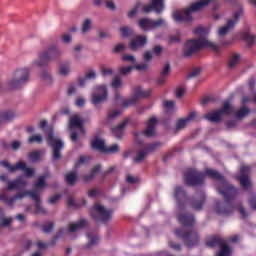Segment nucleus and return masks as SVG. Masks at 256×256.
<instances>
[{
    "label": "nucleus",
    "mask_w": 256,
    "mask_h": 256,
    "mask_svg": "<svg viewBox=\"0 0 256 256\" xmlns=\"http://www.w3.org/2000/svg\"><path fill=\"white\" fill-rule=\"evenodd\" d=\"M99 193H101V190L94 188V189L89 190L88 195L90 197H97V195H99Z\"/></svg>",
    "instance_id": "nucleus-60"
},
{
    "label": "nucleus",
    "mask_w": 256,
    "mask_h": 256,
    "mask_svg": "<svg viewBox=\"0 0 256 256\" xmlns=\"http://www.w3.org/2000/svg\"><path fill=\"white\" fill-rule=\"evenodd\" d=\"M67 205L68 207H74V209H79V207H85V205H87V200H82L81 204H77L75 203V200L73 198H68Z\"/></svg>",
    "instance_id": "nucleus-38"
},
{
    "label": "nucleus",
    "mask_w": 256,
    "mask_h": 256,
    "mask_svg": "<svg viewBox=\"0 0 256 256\" xmlns=\"http://www.w3.org/2000/svg\"><path fill=\"white\" fill-rule=\"evenodd\" d=\"M112 87H114V89H117L119 87H121V78L116 77L112 83H111Z\"/></svg>",
    "instance_id": "nucleus-58"
},
{
    "label": "nucleus",
    "mask_w": 256,
    "mask_h": 256,
    "mask_svg": "<svg viewBox=\"0 0 256 256\" xmlns=\"http://www.w3.org/2000/svg\"><path fill=\"white\" fill-rule=\"evenodd\" d=\"M28 143L31 145L33 143H43V136L41 135H32L28 138Z\"/></svg>",
    "instance_id": "nucleus-42"
},
{
    "label": "nucleus",
    "mask_w": 256,
    "mask_h": 256,
    "mask_svg": "<svg viewBox=\"0 0 256 256\" xmlns=\"http://www.w3.org/2000/svg\"><path fill=\"white\" fill-rule=\"evenodd\" d=\"M109 97V92L107 91V86L99 85L94 87V92L91 96L92 105H101V103H105Z\"/></svg>",
    "instance_id": "nucleus-13"
},
{
    "label": "nucleus",
    "mask_w": 256,
    "mask_h": 256,
    "mask_svg": "<svg viewBox=\"0 0 256 256\" xmlns=\"http://www.w3.org/2000/svg\"><path fill=\"white\" fill-rule=\"evenodd\" d=\"M92 149H96V151H100V153H105L107 151V146L105 145V141L96 138L91 142Z\"/></svg>",
    "instance_id": "nucleus-27"
},
{
    "label": "nucleus",
    "mask_w": 256,
    "mask_h": 256,
    "mask_svg": "<svg viewBox=\"0 0 256 256\" xmlns=\"http://www.w3.org/2000/svg\"><path fill=\"white\" fill-rule=\"evenodd\" d=\"M90 215L96 223H104L107 225L109 220L113 217V208H105V206L95 203L90 209Z\"/></svg>",
    "instance_id": "nucleus-7"
},
{
    "label": "nucleus",
    "mask_w": 256,
    "mask_h": 256,
    "mask_svg": "<svg viewBox=\"0 0 256 256\" xmlns=\"http://www.w3.org/2000/svg\"><path fill=\"white\" fill-rule=\"evenodd\" d=\"M46 141L48 147L52 149V161L61 159V149H63V141L55 137L53 130H50L46 134Z\"/></svg>",
    "instance_id": "nucleus-8"
},
{
    "label": "nucleus",
    "mask_w": 256,
    "mask_h": 256,
    "mask_svg": "<svg viewBox=\"0 0 256 256\" xmlns=\"http://www.w3.org/2000/svg\"><path fill=\"white\" fill-rule=\"evenodd\" d=\"M206 246L210 247L211 249H213L215 247H220V251L217 253V256L231 255V248L229 247V245H227V242L225 241V239H223L221 237L214 236V237L210 238L206 242Z\"/></svg>",
    "instance_id": "nucleus-11"
},
{
    "label": "nucleus",
    "mask_w": 256,
    "mask_h": 256,
    "mask_svg": "<svg viewBox=\"0 0 256 256\" xmlns=\"http://www.w3.org/2000/svg\"><path fill=\"white\" fill-rule=\"evenodd\" d=\"M126 181H127V183H130V184L138 183L139 178L133 177V176H131V175H128V176L126 177Z\"/></svg>",
    "instance_id": "nucleus-63"
},
{
    "label": "nucleus",
    "mask_w": 256,
    "mask_h": 256,
    "mask_svg": "<svg viewBox=\"0 0 256 256\" xmlns=\"http://www.w3.org/2000/svg\"><path fill=\"white\" fill-rule=\"evenodd\" d=\"M101 171V165H96L92 168L91 172L88 175L84 176V181L87 183L88 181H92L95 178V175Z\"/></svg>",
    "instance_id": "nucleus-31"
},
{
    "label": "nucleus",
    "mask_w": 256,
    "mask_h": 256,
    "mask_svg": "<svg viewBox=\"0 0 256 256\" xmlns=\"http://www.w3.org/2000/svg\"><path fill=\"white\" fill-rule=\"evenodd\" d=\"M196 117H197V112L193 111V112H190L188 116L184 119L189 123L191 121H195Z\"/></svg>",
    "instance_id": "nucleus-55"
},
{
    "label": "nucleus",
    "mask_w": 256,
    "mask_h": 256,
    "mask_svg": "<svg viewBox=\"0 0 256 256\" xmlns=\"http://www.w3.org/2000/svg\"><path fill=\"white\" fill-rule=\"evenodd\" d=\"M248 203L253 211L256 210V195L252 194L248 200Z\"/></svg>",
    "instance_id": "nucleus-49"
},
{
    "label": "nucleus",
    "mask_w": 256,
    "mask_h": 256,
    "mask_svg": "<svg viewBox=\"0 0 256 256\" xmlns=\"http://www.w3.org/2000/svg\"><path fill=\"white\" fill-rule=\"evenodd\" d=\"M70 67L69 65H61L59 69L60 75H63L64 77L66 75H69Z\"/></svg>",
    "instance_id": "nucleus-47"
},
{
    "label": "nucleus",
    "mask_w": 256,
    "mask_h": 256,
    "mask_svg": "<svg viewBox=\"0 0 256 256\" xmlns=\"http://www.w3.org/2000/svg\"><path fill=\"white\" fill-rule=\"evenodd\" d=\"M165 25V19L160 18L158 20H153L150 18H141L138 21V27L142 31H153V29H157L158 27H163Z\"/></svg>",
    "instance_id": "nucleus-14"
},
{
    "label": "nucleus",
    "mask_w": 256,
    "mask_h": 256,
    "mask_svg": "<svg viewBox=\"0 0 256 256\" xmlns=\"http://www.w3.org/2000/svg\"><path fill=\"white\" fill-rule=\"evenodd\" d=\"M117 151H119V145L114 144V145L106 148L105 153H117Z\"/></svg>",
    "instance_id": "nucleus-53"
},
{
    "label": "nucleus",
    "mask_w": 256,
    "mask_h": 256,
    "mask_svg": "<svg viewBox=\"0 0 256 256\" xmlns=\"http://www.w3.org/2000/svg\"><path fill=\"white\" fill-rule=\"evenodd\" d=\"M135 69V66H126L120 69V75H129L131 71Z\"/></svg>",
    "instance_id": "nucleus-48"
},
{
    "label": "nucleus",
    "mask_w": 256,
    "mask_h": 256,
    "mask_svg": "<svg viewBox=\"0 0 256 256\" xmlns=\"http://www.w3.org/2000/svg\"><path fill=\"white\" fill-rule=\"evenodd\" d=\"M87 225V220L81 219L78 222L74 224L69 225V231L70 233H75V231H78V229H83Z\"/></svg>",
    "instance_id": "nucleus-30"
},
{
    "label": "nucleus",
    "mask_w": 256,
    "mask_h": 256,
    "mask_svg": "<svg viewBox=\"0 0 256 256\" xmlns=\"http://www.w3.org/2000/svg\"><path fill=\"white\" fill-rule=\"evenodd\" d=\"M206 199L205 192H198L192 198L190 205L195 211H201L205 205Z\"/></svg>",
    "instance_id": "nucleus-18"
},
{
    "label": "nucleus",
    "mask_w": 256,
    "mask_h": 256,
    "mask_svg": "<svg viewBox=\"0 0 256 256\" xmlns=\"http://www.w3.org/2000/svg\"><path fill=\"white\" fill-rule=\"evenodd\" d=\"M97 77V74L95 73L94 70H90L89 72L86 73L85 78L86 79H95Z\"/></svg>",
    "instance_id": "nucleus-64"
},
{
    "label": "nucleus",
    "mask_w": 256,
    "mask_h": 256,
    "mask_svg": "<svg viewBox=\"0 0 256 256\" xmlns=\"http://www.w3.org/2000/svg\"><path fill=\"white\" fill-rule=\"evenodd\" d=\"M213 1L215 0H199L198 2L191 4L189 9H186L182 12H175L173 14V19L178 23H183V21L189 23L190 21H193V16L191 13L205 9V7H207L209 3H213Z\"/></svg>",
    "instance_id": "nucleus-4"
},
{
    "label": "nucleus",
    "mask_w": 256,
    "mask_h": 256,
    "mask_svg": "<svg viewBox=\"0 0 256 256\" xmlns=\"http://www.w3.org/2000/svg\"><path fill=\"white\" fill-rule=\"evenodd\" d=\"M187 123H189L185 118L179 119L176 122V131H181V129H185L187 127Z\"/></svg>",
    "instance_id": "nucleus-43"
},
{
    "label": "nucleus",
    "mask_w": 256,
    "mask_h": 256,
    "mask_svg": "<svg viewBox=\"0 0 256 256\" xmlns=\"http://www.w3.org/2000/svg\"><path fill=\"white\" fill-rule=\"evenodd\" d=\"M127 123H129V120H124L118 126L112 128V134L116 139H121V137H123V130L127 127Z\"/></svg>",
    "instance_id": "nucleus-26"
},
{
    "label": "nucleus",
    "mask_w": 256,
    "mask_h": 256,
    "mask_svg": "<svg viewBox=\"0 0 256 256\" xmlns=\"http://www.w3.org/2000/svg\"><path fill=\"white\" fill-rule=\"evenodd\" d=\"M241 17H243V7L242 6H240L238 8V10L234 12L233 19H229L227 21L226 26H223L219 29L218 34L220 36L227 35V33H229V29H233L235 27V25H237V21H239V19Z\"/></svg>",
    "instance_id": "nucleus-16"
},
{
    "label": "nucleus",
    "mask_w": 256,
    "mask_h": 256,
    "mask_svg": "<svg viewBox=\"0 0 256 256\" xmlns=\"http://www.w3.org/2000/svg\"><path fill=\"white\" fill-rule=\"evenodd\" d=\"M222 114L221 112L219 111V109L215 110V111H212L208 114H206L204 116V119H206L207 121H210V123H219L221 121V118H222Z\"/></svg>",
    "instance_id": "nucleus-25"
},
{
    "label": "nucleus",
    "mask_w": 256,
    "mask_h": 256,
    "mask_svg": "<svg viewBox=\"0 0 256 256\" xmlns=\"http://www.w3.org/2000/svg\"><path fill=\"white\" fill-rule=\"evenodd\" d=\"M77 127L83 135H85V128L83 127V120L78 116L75 115L70 118V129Z\"/></svg>",
    "instance_id": "nucleus-24"
},
{
    "label": "nucleus",
    "mask_w": 256,
    "mask_h": 256,
    "mask_svg": "<svg viewBox=\"0 0 256 256\" xmlns=\"http://www.w3.org/2000/svg\"><path fill=\"white\" fill-rule=\"evenodd\" d=\"M49 178V173H46L42 176H40L37 180V182L34 184L35 189L39 190V189H43V187H45L47 185V183H45V179Z\"/></svg>",
    "instance_id": "nucleus-33"
},
{
    "label": "nucleus",
    "mask_w": 256,
    "mask_h": 256,
    "mask_svg": "<svg viewBox=\"0 0 256 256\" xmlns=\"http://www.w3.org/2000/svg\"><path fill=\"white\" fill-rule=\"evenodd\" d=\"M157 126V118L151 117L147 122L146 129L142 132L145 137L151 138L155 137V127Z\"/></svg>",
    "instance_id": "nucleus-22"
},
{
    "label": "nucleus",
    "mask_w": 256,
    "mask_h": 256,
    "mask_svg": "<svg viewBox=\"0 0 256 256\" xmlns=\"http://www.w3.org/2000/svg\"><path fill=\"white\" fill-rule=\"evenodd\" d=\"M59 199H61V195L56 194L49 198L48 203H50V205H55V203H57V201H59Z\"/></svg>",
    "instance_id": "nucleus-54"
},
{
    "label": "nucleus",
    "mask_w": 256,
    "mask_h": 256,
    "mask_svg": "<svg viewBox=\"0 0 256 256\" xmlns=\"http://www.w3.org/2000/svg\"><path fill=\"white\" fill-rule=\"evenodd\" d=\"M243 39L244 41H246L248 47L255 45V40H256L255 35H252L251 33L247 32L244 34Z\"/></svg>",
    "instance_id": "nucleus-39"
},
{
    "label": "nucleus",
    "mask_w": 256,
    "mask_h": 256,
    "mask_svg": "<svg viewBox=\"0 0 256 256\" xmlns=\"http://www.w3.org/2000/svg\"><path fill=\"white\" fill-rule=\"evenodd\" d=\"M205 175L210 177V179L218 181L217 191L224 197V202L217 203L216 213L229 217V215H233V211L237 209L242 219H247L249 214H247L245 207L241 204L235 205V198L239 195V190L227 183L225 176L221 175L217 170L206 169L205 173H203L191 168L184 173V183H186L188 187H199L205 183Z\"/></svg>",
    "instance_id": "nucleus-1"
},
{
    "label": "nucleus",
    "mask_w": 256,
    "mask_h": 256,
    "mask_svg": "<svg viewBox=\"0 0 256 256\" xmlns=\"http://www.w3.org/2000/svg\"><path fill=\"white\" fill-rule=\"evenodd\" d=\"M12 119H15V113H13V111H5L0 113V125H3V123H7Z\"/></svg>",
    "instance_id": "nucleus-29"
},
{
    "label": "nucleus",
    "mask_w": 256,
    "mask_h": 256,
    "mask_svg": "<svg viewBox=\"0 0 256 256\" xmlns=\"http://www.w3.org/2000/svg\"><path fill=\"white\" fill-rule=\"evenodd\" d=\"M147 45V36L137 35L130 42V49L132 51H137V49H141V47H145Z\"/></svg>",
    "instance_id": "nucleus-21"
},
{
    "label": "nucleus",
    "mask_w": 256,
    "mask_h": 256,
    "mask_svg": "<svg viewBox=\"0 0 256 256\" xmlns=\"http://www.w3.org/2000/svg\"><path fill=\"white\" fill-rule=\"evenodd\" d=\"M178 221L183 227H193L195 225V216L193 214H180Z\"/></svg>",
    "instance_id": "nucleus-23"
},
{
    "label": "nucleus",
    "mask_w": 256,
    "mask_h": 256,
    "mask_svg": "<svg viewBox=\"0 0 256 256\" xmlns=\"http://www.w3.org/2000/svg\"><path fill=\"white\" fill-rule=\"evenodd\" d=\"M174 199L176 200L180 209L185 205V203H187V192L185 189H183V187L177 186L174 189Z\"/></svg>",
    "instance_id": "nucleus-19"
},
{
    "label": "nucleus",
    "mask_w": 256,
    "mask_h": 256,
    "mask_svg": "<svg viewBox=\"0 0 256 256\" xmlns=\"http://www.w3.org/2000/svg\"><path fill=\"white\" fill-rule=\"evenodd\" d=\"M144 11V13H151V11H155V13H163L165 9V4H163V0H152L150 4H141V2H137L135 7L128 12V18L133 19L137 13H139V9Z\"/></svg>",
    "instance_id": "nucleus-5"
},
{
    "label": "nucleus",
    "mask_w": 256,
    "mask_h": 256,
    "mask_svg": "<svg viewBox=\"0 0 256 256\" xmlns=\"http://www.w3.org/2000/svg\"><path fill=\"white\" fill-rule=\"evenodd\" d=\"M12 221H13L12 218H2L1 225H2V227H9L11 225Z\"/></svg>",
    "instance_id": "nucleus-56"
},
{
    "label": "nucleus",
    "mask_w": 256,
    "mask_h": 256,
    "mask_svg": "<svg viewBox=\"0 0 256 256\" xmlns=\"http://www.w3.org/2000/svg\"><path fill=\"white\" fill-rule=\"evenodd\" d=\"M27 185V180H24L23 176H18L14 180L8 181L7 191H19Z\"/></svg>",
    "instance_id": "nucleus-20"
},
{
    "label": "nucleus",
    "mask_w": 256,
    "mask_h": 256,
    "mask_svg": "<svg viewBox=\"0 0 256 256\" xmlns=\"http://www.w3.org/2000/svg\"><path fill=\"white\" fill-rule=\"evenodd\" d=\"M120 33L122 37H131V35H133V29L129 26H122L120 28Z\"/></svg>",
    "instance_id": "nucleus-40"
},
{
    "label": "nucleus",
    "mask_w": 256,
    "mask_h": 256,
    "mask_svg": "<svg viewBox=\"0 0 256 256\" xmlns=\"http://www.w3.org/2000/svg\"><path fill=\"white\" fill-rule=\"evenodd\" d=\"M88 239H89L88 247H91L92 245H97V242L99 241L98 236H91V234H88Z\"/></svg>",
    "instance_id": "nucleus-50"
},
{
    "label": "nucleus",
    "mask_w": 256,
    "mask_h": 256,
    "mask_svg": "<svg viewBox=\"0 0 256 256\" xmlns=\"http://www.w3.org/2000/svg\"><path fill=\"white\" fill-rule=\"evenodd\" d=\"M249 169H251V167L245 165L242 166L240 168V175L236 177L237 180L240 181V185L243 189H249V187H251V180H249V176L247 175Z\"/></svg>",
    "instance_id": "nucleus-17"
},
{
    "label": "nucleus",
    "mask_w": 256,
    "mask_h": 256,
    "mask_svg": "<svg viewBox=\"0 0 256 256\" xmlns=\"http://www.w3.org/2000/svg\"><path fill=\"white\" fill-rule=\"evenodd\" d=\"M91 29V19H86L82 25V32L87 33Z\"/></svg>",
    "instance_id": "nucleus-46"
},
{
    "label": "nucleus",
    "mask_w": 256,
    "mask_h": 256,
    "mask_svg": "<svg viewBox=\"0 0 256 256\" xmlns=\"http://www.w3.org/2000/svg\"><path fill=\"white\" fill-rule=\"evenodd\" d=\"M40 78L42 79V81H44L46 85H51V83H53V77H51V74H49V72H47L46 70H43L41 72Z\"/></svg>",
    "instance_id": "nucleus-36"
},
{
    "label": "nucleus",
    "mask_w": 256,
    "mask_h": 256,
    "mask_svg": "<svg viewBox=\"0 0 256 256\" xmlns=\"http://www.w3.org/2000/svg\"><path fill=\"white\" fill-rule=\"evenodd\" d=\"M164 107L166 109H173V107H175V101H172V100L164 101Z\"/></svg>",
    "instance_id": "nucleus-59"
},
{
    "label": "nucleus",
    "mask_w": 256,
    "mask_h": 256,
    "mask_svg": "<svg viewBox=\"0 0 256 256\" xmlns=\"http://www.w3.org/2000/svg\"><path fill=\"white\" fill-rule=\"evenodd\" d=\"M61 56V51L55 44L49 45L45 50L39 53L38 60L35 61L37 67H47L51 61H55L57 57Z\"/></svg>",
    "instance_id": "nucleus-6"
},
{
    "label": "nucleus",
    "mask_w": 256,
    "mask_h": 256,
    "mask_svg": "<svg viewBox=\"0 0 256 256\" xmlns=\"http://www.w3.org/2000/svg\"><path fill=\"white\" fill-rule=\"evenodd\" d=\"M101 71H102V75L104 76L113 75V69L111 68L102 67Z\"/></svg>",
    "instance_id": "nucleus-62"
},
{
    "label": "nucleus",
    "mask_w": 256,
    "mask_h": 256,
    "mask_svg": "<svg viewBox=\"0 0 256 256\" xmlns=\"http://www.w3.org/2000/svg\"><path fill=\"white\" fill-rule=\"evenodd\" d=\"M152 51H153L154 55L159 57V55H161L163 53V47L161 45H156L152 48Z\"/></svg>",
    "instance_id": "nucleus-51"
},
{
    "label": "nucleus",
    "mask_w": 256,
    "mask_h": 256,
    "mask_svg": "<svg viewBox=\"0 0 256 256\" xmlns=\"http://www.w3.org/2000/svg\"><path fill=\"white\" fill-rule=\"evenodd\" d=\"M200 73H201V69L195 68L194 70H192V71L188 74V79H193L194 77H197L198 75H200Z\"/></svg>",
    "instance_id": "nucleus-52"
},
{
    "label": "nucleus",
    "mask_w": 256,
    "mask_h": 256,
    "mask_svg": "<svg viewBox=\"0 0 256 256\" xmlns=\"http://www.w3.org/2000/svg\"><path fill=\"white\" fill-rule=\"evenodd\" d=\"M65 181L68 185H75L77 183V174L75 172H69L65 175Z\"/></svg>",
    "instance_id": "nucleus-35"
},
{
    "label": "nucleus",
    "mask_w": 256,
    "mask_h": 256,
    "mask_svg": "<svg viewBox=\"0 0 256 256\" xmlns=\"http://www.w3.org/2000/svg\"><path fill=\"white\" fill-rule=\"evenodd\" d=\"M218 111H220V114L222 115H232L233 113V106H231V100H226L223 104L222 107L220 109H218Z\"/></svg>",
    "instance_id": "nucleus-28"
},
{
    "label": "nucleus",
    "mask_w": 256,
    "mask_h": 256,
    "mask_svg": "<svg viewBox=\"0 0 256 256\" xmlns=\"http://www.w3.org/2000/svg\"><path fill=\"white\" fill-rule=\"evenodd\" d=\"M251 113V110L245 106L241 107L237 112H235V118L236 119H244V117H247Z\"/></svg>",
    "instance_id": "nucleus-32"
},
{
    "label": "nucleus",
    "mask_w": 256,
    "mask_h": 256,
    "mask_svg": "<svg viewBox=\"0 0 256 256\" xmlns=\"http://www.w3.org/2000/svg\"><path fill=\"white\" fill-rule=\"evenodd\" d=\"M54 228H55V223L49 222L48 224L43 226V232L44 233H51Z\"/></svg>",
    "instance_id": "nucleus-45"
},
{
    "label": "nucleus",
    "mask_w": 256,
    "mask_h": 256,
    "mask_svg": "<svg viewBox=\"0 0 256 256\" xmlns=\"http://www.w3.org/2000/svg\"><path fill=\"white\" fill-rule=\"evenodd\" d=\"M27 81H29V69L21 68L15 72L14 77L8 84V87L9 89H19V87L25 85Z\"/></svg>",
    "instance_id": "nucleus-12"
},
{
    "label": "nucleus",
    "mask_w": 256,
    "mask_h": 256,
    "mask_svg": "<svg viewBox=\"0 0 256 256\" xmlns=\"http://www.w3.org/2000/svg\"><path fill=\"white\" fill-rule=\"evenodd\" d=\"M174 233L177 237L183 239L184 244L188 248L195 247V245H199V234L195 230L183 232V229H176Z\"/></svg>",
    "instance_id": "nucleus-10"
},
{
    "label": "nucleus",
    "mask_w": 256,
    "mask_h": 256,
    "mask_svg": "<svg viewBox=\"0 0 256 256\" xmlns=\"http://www.w3.org/2000/svg\"><path fill=\"white\" fill-rule=\"evenodd\" d=\"M151 96V90H142L139 86H137L134 90V95L131 98L123 101V107H129L131 105H135L139 99H147V97Z\"/></svg>",
    "instance_id": "nucleus-15"
},
{
    "label": "nucleus",
    "mask_w": 256,
    "mask_h": 256,
    "mask_svg": "<svg viewBox=\"0 0 256 256\" xmlns=\"http://www.w3.org/2000/svg\"><path fill=\"white\" fill-rule=\"evenodd\" d=\"M148 152L146 149L139 150L136 154V157L133 159L134 163H142L145 161V157H147Z\"/></svg>",
    "instance_id": "nucleus-34"
},
{
    "label": "nucleus",
    "mask_w": 256,
    "mask_h": 256,
    "mask_svg": "<svg viewBox=\"0 0 256 256\" xmlns=\"http://www.w3.org/2000/svg\"><path fill=\"white\" fill-rule=\"evenodd\" d=\"M89 158L87 156H81L79 160L76 162L75 167H79L80 165H84V163H87V160Z\"/></svg>",
    "instance_id": "nucleus-57"
},
{
    "label": "nucleus",
    "mask_w": 256,
    "mask_h": 256,
    "mask_svg": "<svg viewBox=\"0 0 256 256\" xmlns=\"http://www.w3.org/2000/svg\"><path fill=\"white\" fill-rule=\"evenodd\" d=\"M1 167L8 169L9 173H15V171H24L26 177L31 178L35 175V168L27 167V164L24 161H18L15 165H11L9 161H1Z\"/></svg>",
    "instance_id": "nucleus-9"
},
{
    "label": "nucleus",
    "mask_w": 256,
    "mask_h": 256,
    "mask_svg": "<svg viewBox=\"0 0 256 256\" xmlns=\"http://www.w3.org/2000/svg\"><path fill=\"white\" fill-rule=\"evenodd\" d=\"M159 147H163V143L161 142H154L152 144H147L145 149L147 151V153H153V151H157V149H159Z\"/></svg>",
    "instance_id": "nucleus-37"
},
{
    "label": "nucleus",
    "mask_w": 256,
    "mask_h": 256,
    "mask_svg": "<svg viewBox=\"0 0 256 256\" xmlns=\"http://www.w3.org/2000/svg\"><path fill=\"white\" fill-rule=\"evenodd\" d=\"M239 59H240L239 54H233L232 58L228 62V67L230 69H233V67H235L239 63Z\"/></svg>",
    "instance_id": "nucleus-41"
},
{
    "label": "nucleus",
    "mask_w": 256,
    "mask_h": 256,
    "mask_svg": "<svg viewBox=\"0 0 256 256\" xmlns=\"http://www.w3.org/2000/svg\"><path fill=\"white\" fill-rule=\"evenodd\" d=\"M194 34L198 35L197 39H190L185 44L184 49V57H191V55H195V53H199L201 49H205V47H209L213 49L216 53H219L220 47L219 45L207 40V35H209V31L203 27H198L194 30Z\"/></svg>",
    "instance_id": "nucleus-2"
},
{
    "label": "nucleus",
    "mask_w": 256,
    "mask_h": 256,
    "mask_svg": "<svg viewBox=\"0 0 256 256\" xmlns=\"http://www.w3.org/2000/svg\"><path fill=\"white\" fill-rule=\"evenodd\" d=\"M24 197H31V199L34 200L36 215L39 213H43L45 215V213H47V210H45V208L41 206V198L39 197L37 190H32V191L25 190L23 192L17 193L16 195L10 198L7 196L5 192L0 193V201H2V203H5V205H7L8 207H13L17 199H24Z\"/></svg>",
    "instance_id": "nucleus-3"
},
{
    "label": "nucleus",
    "mask_w": 256,
    "mask_h": 256,
    "mask_svg": "<svg viewBox=\"0 0 256 256\" xmlns=\"http://www.w3.org/2000/svg\"><path fill=\"white\" fill-rule=\"evenodd\" d=\"M122 61H131L132 63H135L136 59L135 56L126 54L122 57Z\"/></svg>",
    "instance_id": "nucleus-61"
},
{
    "label": "nucleus",
    "mask_w": 256,
    "mask_h": 256,
    "mask_svg": "<svg viewBox=\"0 0 256 256\" xmlns=\"http://www.w3.org/2000/svg\"><path fill=\"white\" fill-rule=\"evenodd\" d=\"M28 158L30 159V161H39V159H41V152L39 151H32L29 153Z\"/></svg>",
    "instance_id": "nucleus-44"
}]
</instances>
